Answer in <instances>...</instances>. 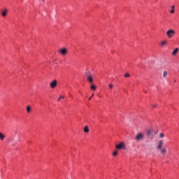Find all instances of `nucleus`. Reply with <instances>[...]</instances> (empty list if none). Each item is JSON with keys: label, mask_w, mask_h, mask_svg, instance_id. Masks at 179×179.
I'll return each mask as SVG.
<instances>
[{"label": "nucleus", "mask_w": 179, "mask_h": 179, "mask_svg": "<svg viewBox=\"0 0 179 179\" xmlns=\"http://www.w3.org/2000/svg\"><path fill=\"white\" fill-rule=\"evenodd\" d=\"M116 149H117V150H121V149L122 150H125L127 149V146L125 145V143L124 142H121L119 144H117L115 146Z\"/></svg>", "instance_id": "f257e3e1"}, {"label": "nucleus", "mask_w": 179, "mask_h": 179, "mask_svg": "<svg viewBox=\"0 0 179 179\" xmlns=\"http://www.w3.org/2000/svg\"><path fill=\"white\" fill-rule=\"evenodd\" d=\"M176 34V31L174 29H169L166 31V36L169 38H173Z\"/></svg>", "instance_id": "f03ea898"}, {"label": "nucleus", "mask_w": 179, "mask_h": 179, "mask_svg": "<svg viewBox=\"0 0 179 179\" xmlns=\"http://www.w3.org/2000/svg\"><path fill=\"white\" fill-rule=\"evenodd\" d=\"M143 139H145V135L142 133H138L135 137V141H143Z\"/></svg>", "instance_id": "7ed1b4c3"}, {"label": "nucleus", "mask_w": 179, "mask_h": 179, "mask_svg": "<svg viewBox=\"0 0 179 179\" xmlns=\"http://www.w3.org/2000/svg\"><path fill=\"white\" fill-rule=\"evenodd\" d=\"M59 52H60L62 55H66V54H68V50L65 48H63L59 50Z\"/></svg>", "instance_id": "20e7f679"}, {"label": "nucleus", "mask_w": 179, "mask_h": 179, "mask_svg": "<svg viewBox=\"0 0 179 179\" xmlns=\"http://www.w3.org/2000/svg\"><path fill=\"white\" fill-rule=\"evenodd\" d=\"M86 78H87V80H88V82L90 83H93V80H94L93 76H92L90 74H87L86 76Z\"/></svg>", "instance_id": "39448f33"}, {"label": "nucleus", "mask_w": 179, "mask_h": 179, "mask_svg": "<svg viewBox=\"0 0 179 179\" xmlns=\"http://www.w3.org/2000/svg\"><path fill=\"white\" fill-rule=\"evenodd\" d=\"M57 80H54L52 83H50V87L52 89H55L57 86Z\"/></svg>", "instance_id": "423d86ee"}, {"label": "nucleus", "mask_w": 179, "mask_h": 179, "mask_svg": "<svg viewBox=\"0 0 179 179\" xmlns=\"http://www.w3.org/2000/svg\"><path fill=\"white\" fill-rule=\"evenodd\" d=\"M159 150L163 156H165L166 153H167V150H166V148H161Z\"/></svg>", "instance_id": "0eeeda50"}, {"label": "nucleus", "mask_w": 179, "mask_h": 179, "mask_svg": "<svg viewBox=\"0 0 179 179\" xmlns=\"http://www.w3.org/2000/svg\"><path fill=\"white\" fill-rule=\"evenodd\" d=\"M164 145L163 141H159V144L157 146V149L159 150L160 149H162V146Z\"/></svg>", "instance_id": "6e6552de"}, {"label": "nucleus", "mask_w": 179, "mask_h": 179, "mask_svg": "<svg viewBox=\"0 0 179 179\" xmlns=\"http://www.w3.org/2000/svg\"><path fill=\"white\" fill-rule=\"evenodd\" d=\"M178 51H179L178 48H175L172 52V55H177V54L178 53Z\"/></svg>", "instance_id": "1a4fd4ad"}, {"label": "nucleus", "mask_w": 179, "mask_h": 179, "mask_svg": "<svg viewBox=\"0 0 179 179\" xmlns=\"http://www.w3.org/2000/svg\"><path fill=\"white\" fill-rule=\"evenodd\" d=\"M0 139L1 141H3L5 139V134L0 132Z\"/></svg>", "instance_id": "9d476101"}, {"label": "nucleus", "mask_w": 179, "mask_h": 179, "mask_svg": "<svg viewBox=\"0 0 179 179\" xmlns=\"http://www.w3.org/2000/svg\"><path fill=\"white\" fill-rule=\"evenodd\" d=\"M84 132H85V134H88V132H89V127L88 126H86L84 128Z\"/></svg>", "instance_id": "9b49d317"}, {"label": "nucleus", "mask_w": 179, "mask_h": 179, "mask_svg": "<svg viewBox=\"0 0 179 179\" xmlns=\"http://www.w3.org/2000/svg\"><path fill=\"white\" fill-rule=\"evenodd\" d=\"M166 44H167V41H164L161 43L162 47H164V45H166Z\"/></svg>", "instance_id": "f8f14e48"}, {"label": "nucleus", "mask_w": 179, "mask_h": 179, "mask_svg": "<svg viewBox=\"0 0 179 179\" xmlns=\"http://www.w3.org/2000/svg\"><path fill=\"white\" fill-rule=\"evenodd\" d=\"M27 113H30V111H31V107H30V106H28L27 107Z\"/></svg>", "instance_id": "ddd939ff"}, {"label": "nucleus", "mask_w": 179, "mask_h": 179, "mask_svg": "<svg viewBox=\"0 0 179 179\" xmlns=\"http://www.w3.org/2000/svg\"><path fill=\"white\" fill-rule=\"evenodd\" d=\"M91 89H92V90H96V85H91Z\"/></svg>", "instance_id": "4468645a"}, {"label": "nucleus", "mask_w": 179, "mask_h": 179, "mask_svg": "<svg viewBox=\"0 0 179 179\" xmlns=\"http://www.w3.org/2000/svg\"><path fill=\"white\" fill-rule=\"evenodd\" d=\"M6 10H5L4 11H3V13H2V16L3 17H5V16H6Z\"/></svg>", "instance_id": "2eb2a0df"}, {"label": "nucleus", "mask_w": 179, "mask_h": 179, "mask_svg": "<svg viewBox=\"0 0 179 179\" xmlns=\"http://www.w3.org/2000/svg\"><path fill=\"white\" fill-rule=\"evenodd\" d=\"M124 76V78H129V76H131V75L129 73H126Z\"/></svg>", "instance_id": "dca6fc26"}, {"label": "nucleus", "mask_w": 179, "mask_h": 179, "mask_svg": "<svg viewBox=\"0 0 179 179\" xmlns=\"http://www.w3.org/2000/svg\"><path fill=\"white\" fill-rule=\"evenodd\" d=\"M163 76H164V78H166L167 76V71H164Z\"/></svg>", "instance_id": "f3484780"}, {"label": "nucleus", "mask_w": 179, "mask_h": 179, "mask_svg": "<svg viewBox=\"0 0 179 179\" xmlns=\"http://www.w3.org/2000/svg\"><path fill=\"white\" fill-rule=\"evenodd\" d=\"M159 138H164V134L160 133L159 134Z\"/></svg>", "instance_id": "a211bd4d"}, {"label": "nucleus", "mask_w": 179, "mask_h": 179, "mask_svg": "<svg viewBox=\"0 0 179 179\" xmlns=\"http://www.w3.org/2000/svg\"><path fill=\"white\" fill-rule=\"evenodd\" d=\"M118 155V152L117 151H115L113 153V156H117Z\"/></svg>", "instance_id": "6ab92c4d"}, {"label": "nucleus", "mask_w": 179, "mask_h": 179, "mask_svg": "<svg viewBox=\"0 0 179 179\" xmlns=\"http://www.w3.org/2000/svg\"><path fill=\"white\" fill-rule=\"evenodd\" d=\"M62 99H65V97L64 96H60L58 99V101H59V100H61Z\"/></svg>", "instance_id": "aec40b11"}, {"label": "nucleus", "mask_w": 179, "mask_h": 179, "mask_svg": "<svg viewBox=\"0 0 179 179\" xmlns=\"http://www.w3.org/2000/svg\"><path fill=\"white\" fill-rule=\"evenodd\" d=\"M109 87L110 89H113V87H114V85L113 84H109Z\"/></svg>", "instance_id": "412c9836"}, {"label": "nucleus", "mask_w": 179, "mask_h": 179, "mask_svg": "<svg viewBox=\"0 0 179 179\" xmlns=\"http://www.w3.org/2000/svg\"><path fill=\"white\" fill-rule=\"evenodd\" d=\"M148 135H150L152 134V131L151 130H148Z\"/></svg>", "instance_id": "4be33fe9"}, {"label": "nucleus", "mask_w": 179, "mask_h": 179, "mask_svg": "<svg viewBox=\"0 0 179 179\" xmlns=\"http://www.w3.org/2000/svg\"><path fill=\"white\" fill-rule=\"evenodd\" d=\"M93 96H94V94H92V96L89 98L88 100H92V97H93Z\"/></svg>", "instance_id": "5701e85b"}, {"label": "nucleus", "mask_w": 179, "mask_h": 179, "mask_svg": "<svg viewBox=\"0 0 179 179\" xmlns=\"http://www.w3.org/2000/svg\"><path fill=\"white\" fill-rule=\"evenodd\" d=\"M152 107H153V108H156V107H157V104L152 105Z\"/></svg>", "instance_id": "b1692460"}, {"label": "nucleus", "mask_w": 179, "mask_h": 179, "mask_svg": "<svg viewBox=\"0 0 179 179\" xmlns=\"http://www.w3.org/2000/svg\"><path fill=\"white\" fill-rule=\"evenodd\" d=\"M170 13H172V14L174 13V10L172 9V10H171Z\"/></svg>", "instance_id": "393cba45"}, {"label": "nucleus", "mask_w": 179, "mask_h": 179, "mask_svg": "<svg viewBox=\"0 0 179 179\" xmlns=\"http://www.w3.org/2000/svg\"><path fill=\"white\" fill-rule=\"evenodd\" d=\"M171 8H172L173 10H174V8H176V6H172Z\"/></svg>", "instance_id": "a878e982"}, {"label": "nucleus", "mask_w": 179, "mask_h": 179, "mask_svg": "<svg viewBox=\"0 0 179 179\" xmlns=\"http://www.w3.org/2000/svg\"><path fill=\"white\" fill-rule=\"evenodd\" d=\"M42 1H45V0H42Z\"/></svg>", "instance_id": "bb28decb"}]
</instances>
